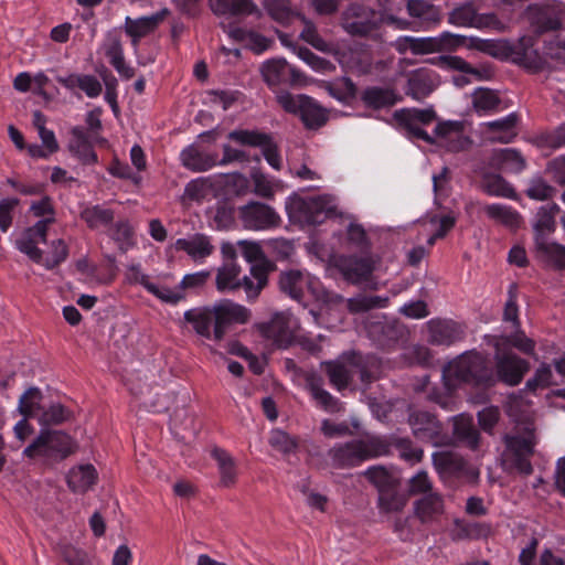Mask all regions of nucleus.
Wrapping results in <instances>:
<instances>
[{"mask_svg":"<svg viewBox=\"0 0 565 565\" xmlns=\"http://www.w3.org/2000/svg\"><path fill=\"white\" fill-rule=\"evenodd\" d=\"M77 441L64 430L41 428L32 443L23 450L29 459L41 458L46 466H54L76 454Z\"/></svg>","mask_w":565,"mask_h":565,"instance_id":"1","label":"nucleus"},{"mask_svg":"<svg viewBox=\"0 0 565 565\" xmlns=\"http://www.w3.org/2000/svg\"><path fill=\"white\" fill-rule=\"evenodd\" d=\"M536 427L532 420L519 424L514 431L505 434L502 438L505 449L503 461L519 473L529 476L533 472L531 457L537 444Z\"/></svg>","mask_w":565,"mask_h":565,"instance_id":"2","label":"nucleus"},{"mask_svg":"<svg viewBox=\"0 0 565 565\" xmlns=\"http://www.w3.org/2000/svg\"><path fill=\"white\" fill-rule=\"evenodd\" d=\"M444 375L456 383L490 387L497 382L486 356L476 350L467 351L444 367Z\"/></svg>","mask_w":565,"mask_h":565,"instance_id":"3","label":"nucleus"},{"mask_svg":"<svg viewBox=\"0 0 565 565\" xmlns=\"http://www.w3.org/2000/svg\"><path fill=\"white\" fill-rule=\"evenodd\" d=\"M390 454V445L381 438L352 439L338 444L328 451L331 465L337 469H350L365 460Z\"/></svg>","mask_w":565,"mask_h":565,"instance_id":"4","label":"nucleus"},{"mask_svg":"<svg viewBox=\"0 0 565 565\" xmlns=\"http://www.w3.org/2000/svg\"><path fill=\"white\" fill-rule=\"evenodd\" d=\"M339 25L350 36L370 38L380 29L381 20L372 8L351 2L340 13Z\"/></svg>","mask_w":565,"mask_h":565,"instance_id":"5","label":"nucleus"},{"mask_svg":"<svg viewBox=\"0 0 565 565\" xmlns=\"http://www.w3.org/2000/svg\"><path fill=\"white\" fill-rule=\"evenodd\" d=\"M277 99L287 113L298 115L308 129H319L329 119L327 110L307 95L294 96L290 93H284Z\"/></svg>","mask_w":565,"mask_h":565,"instance_id":"6","label":"nucleus"},{"mask_svg":"<svg viewBox=\"0 0 565 565\" xmlns=\"http://www.w3.org/2000/svg\"><path fill=\"white\" fill-rule=\"evenodd\" d=\"M228 139L253 148H259L267 163L275 170L282 167L278 143L271 134L260 130L236 129L228 134Z\"/></svg>","mask_w":565,"mask_h":565,"instance_id":"7","label":"nucleus"},{"mask_svg":"<svg viewBox=\"0 0 565 565\" xmlns=\"http://www.w3.org/2000/svg\"><path fill=\"white\" fill-rule=\"evenodd\" d=\"M489 343L495 349L494 360L497 367V379L510 386L518 385L530 369V363L512 353L501 349V343L497 337H487Z\"/></svg>","mask_w":565,"mask_h":565,"instance_id":"8","label":"nucleus"},{"mask_svg":"<svg viewBox=\"0 0 565 565\" xmlns=\"http://www.w3.org/2000/svg\"><path fill=\"white\" fill-rule=\"evenodd\" d=\"M408 424L416 439L433 446H445L449 436L444 431L443 424L434 415L425 411H413L408 415Z\"/></svg>","mask_w":565,"mask_h":565,"instance_id":"9","label":"nucleus"},{"mask_svg":"<svg viewBox=\"0 0 565 565\" xmlns=\"http://www.w3.org/2000/svg\"><path fill=\"white\" fill-rule=\"evenodd\" d=\"M393 119L398 128L405 130L409 137L424 140L429 145L435 143V139L417 125L426 126L437 119V114L433 107L425 109L402 108L394 111Z\"/></svg>","mask_w":565,"mask_h":565,"instance_id":"10","label":"nucleus"},{"mask_svg":"<svg viewBox=\"0 0 565 565\" xmlns=\"http://www.w3.org/2000/svg\"><path fill=\"white\" fill-rule=\"evenodd\" d=\"M213 309V339L217 342H221L224 339L232 324H244L250 318V312L246 307L226 299L214 305Z\"/></svg>","mask_w":565,"mask_h":565,"instance_id":"11","label":"nucleus"},{"mask_svg":"<svg viewBox=\"0 0 565 565\" xmlns=\"http://www.w3.org/2000/svg\"><path fill=\"white\" fill-rule=\"evenodd\" d=\"M367 337L382 350H393L399 342L405 340L407 334L406 327L397 320L370 321L366 324Z\"/></svg>","mask_w":565,"mask_h":565,"instance_id":"12","label":"nucleus"},{"mask_svg":"<svg viewBox=\"0 0 565 565\" xmlns=\"http://www.w3.org/2000/svg\"><path fill=\"white\" fill-rule=\"evenodd\" d=\"M239 217L245 228L267 230L276 227L280 223V217L276 211L266 203L249 201L238 209Z\"/></svg>","mask_w":565,"mask_h":565,"instance_id":"13","label":"nucleus"},{"mask_svg":"<svg viewBox=\"0 0 565 565\" xmlns=\"http://www.w3.org/2000/svg\"><path fill=\"white\" fill-rule=\"evenodd\" d=\"M334 267L343 278L353 285L367 280L375 266L371 256L340 255L334 260Z\"/></svg>","mask_w":565,"mask_h":565,"instance_id":"14","label":"nucleus"},{"mask_svg":"<svg viewBox=\"0 0 565 565\" xmlns=\"http://www.w3.org/2000/svg\"><path fill=\"white\" fill-rule=\"evenodd\" d=\"M54 222V217H46L24 230L21 237L17 239L18 249L28 255L34 263L40 264L42 262V250L38 247V244L40 242L46 243L49 225Z\"/></svg>","mask_w":565,"mask_h":565,"instance_id":"15","label":"nucleus"},{"mask_svg":"<svg viewBox=\"0 0 565 565\" xmlns=\"http://www.w3.org/2000/svg\"><path fill=\"white\" fill-rule=\"evenodd\" d=\"M438 86V75L426 67L414 70L407 74L404 93L417 102H423Z\"/></svg>","mask_w":565,"mask_h":565,"instance_id":"16","label":"nucleus"},{"mask_svg":"<svg viewBox=\"0 0 565 565\" xmlns=\"http://www.w3.org/2000/svg\"><path fill=\"white\" fill-rule=\"evenodd\" d=\"M429 339L431 344L451 345L463 339L465 330L462 326L454 320L433 319L427 323Z\"/></svg>","mask_w":565,"mask_h":565,"instance_id":"17","label":"nucleus"},{"mask_svg":"<svg viewBox=\"0 0 565 565\" xmlns=\"http://www.w3.org/2000/svg\"><path fill=\"white\" fill-rule=\"evenodd\" d=\"M341 358L351 366L359 370L360 381L370 385L380 379L381 360L374 354L363 355L362 353L351 350L343 352Z\"/></svg>","mask_w":565,"mask_h":565,"instance_id":"18","label":"nucleus"},{"mask_svg":"<svg viewBox=\"0 0 565 565\" xmlns=\"http://www.w3.org/2000/svg\"><path fill=\"white\" fill-rule=\"evenodd\" d=\"M413 512L422 524H431L445 512L444 497L436 491L426 493L414 501Z\"/></svg>","mask_w":565,"mask_h":565,"instance_id":"19","label":"nucleus"},{"mask_svg":"<svg viewBox=\"0 0 565 565\" xmlns=\"http://www.w3.org/2000/svg\"><path fill=\"white\" fill-rule=\"evenodd\" d=\"M257 330L264 338L271 339L279 349H286L292 342L288 320L281 313H275L269 321L258 323Z\"/></svg>","mask_w":565,"mask_h":565,"instance_id":"20","label":"nucleus"},{"mask_svg":"<svg viewBox=\"0 0 565 565\" xmlns=\"http://www.w3.org/2000/svg\"><path fill=\"white\" fill-rule=\"evenodd\" d=\"M305 383L312 398L324 411L338 413L342 409L341 402L323 388V379L317 372H307L305 374Z\"/></svg>","mask_w":565,"mask_h":565,"instance_id":"21","label":"nucleus"},{"mask_svg":"<svg viewBox=\"0 0 565 565\" xmlns=\"http://www.w3.org/2000/svg\"><path fill=\"white\" fill-rule=\"evenodd\" d=\"M168 14L169 10L164 8L150 17L138 19L127 17L125 20V32L131 38L132 44L137 45L139 40L153 32Z\"/></svg>","mask_w":565,"mask_h":565,"instance_id":"22","label":"nucleus"},{"mask_svg":"<svg viewBox=\"0 0 565 565\" xmlns=\"http://www.w3.org/2000/svg\"><path fill=\"white\" fill-rule=\"evenodd\" d=\"M488 166L495 170L519 173L525 169L526 161L518 149H493L489 157Z\"/></svg>","mask_w":565,"mask_h":565,"instance_id":"23","label":"nucleus"},{"mask_svg":"<svg viewBox=\"0 0 565 565\" xmlns=\"http://www.w3.org/2000/svg\"><path fill=\"white\" fill-rule=\"evenodd\" d=\"M97 480V470L90 463L73 467L66 476L67 486L74 493H86Z\"/></svg>","mask_w":565,"mask_h":565,"instance_id":"24","label":"nucleus"},{"mask_svg":"<svg viewBox=\"0 0 565 565\" xmlns=\"http://www.w3.org/2000/svg\"><path fill=\"white\" fill-rule=\"evenodd\" d=\"M185 322L192 326L194 332L204 338L213 339L214 309L213 307H199L186 310L183 315Z\"/></svg>","mask_w":565,"mask_h":565,"instance_id":"25","label":"nucleus"},{"mask_svg":"<svg viewBox=\"0 0 565 565\" xmlns=\"http://www.w3.org/2000/svg\"><path fill=\"white\" fill-rule=\"evenodd\" d=\"M360 98L367 108L374 110L392 107L402 100L394 89L379 86L366 87Z\"/></svg>","mask_w":565,"mask_h":565,"instance_id":"26","label":"nucleus"},{"mask_svg":"<svg viewBox=\"0 0 565 565\" xmlns=\"http://www.w3.org/2000/svg\"><path fill=\"white\" fill-rule=\"evenodd\" d=\"M558 212L559 206L556 203H552L546 206H541L539 209L536 213V221L533 225L534 247L539 246L540 242H547V235L555 232V215Z\"/></svg>","mask_w":565,"mask_h":565,"instance_id":"27","label":"nucleus"},{"mask_svg":"<svg viewBox=\"0 0 565 565\" xmlns=\"http://www.w3.org/2000/svg\"><path fill=\"white\" fill-rule=\"evenodd\" d=\"M73 139L68 143V150L83 164H94L97 162V153L93 149L88 135L81 126H76L71 130Z\"/></svg>","mask_w":565,"mask_h":565,"instance_id":"28","label":"nucleus"},{"mask_svg":"<svg viewBox=\"0 0 565 565\" xmlns=\"http://www.w3.org/2000/svg\"><path fill=\"white\" fill-rule=\"evenodd\" d=\"M300 210L305 214L306 222L312 225L323 223L324 220L334 212L331 200L327 196H317L308 201H302Z\"/></svg>","mask_w":565,"mask_h":565,"instance_id":"29","label":"nucleus"},{"mask_svg":"<svg viewBox=\"0 0 565 565\" xmlns=\"http://www.w3.org/2000/svg\"><path fill=\"white\" fill-rule=\"evenodd\" d=\"M56 81L70 90L79 88L90 98L99 96L103 90L100 82L94 75L70 74L67 76H57Z\"/></svg>","mask_w":565,"mask_h":565,"instance_id":"30","label":"nucleus"},{"mask_svg":"<svg viewBox=\"0 0 565 565\" xmlns=\"http://www.w3.org/2000/svg\"><path fill=\"white\" fill-rule=\"evenodd\" d=\"M534 254L537 260L556 270H565V246L556 242H540L534 247Z\"/></svg>","mask_w":565,"mask_h":565,"instance_id":"31","label":"nucleus"},{"mask_svg":"<svg viewBox=\"0 0 565 565\" xmlns=\"http://www.w3.org/2000/svg\"><path fill=\"white\" fill-rule=\"evenodd\" d=\"M348 364L341 356L338 360L321 362V369L324 371L329 383L338 391L345 390L352 382L353 375L345 366Z\"/></svg>","mask_w":565,"mask_h":565,"instance_id":"32","label":"nucleus"},{"mask_svg":"<svg viewBox=\"0 0 565 565\" xmlns=\"http://www.w3.org/2000/svg\"><path fill=\"white\" fill-rule=\"evenodd\" d=\"M433 463L441 476H460L466 472L467 461L452 451H440L433 455Z\"/></svg>","mask_w":565,"mask_h":565,"instance_id":"33","label":"nucleus"},{"mask_svg":"<svg viewBox=\"0 0 565 565\" xmlns=\"http://www.w3.org/2000/svg\"><path fill=\"white\" fill-rule=\"evenodd\" d=\"M510 54L513 55V61L516 64L532 71L533 73L552 70L547 61L542 57L536 50H531L523 44L510 47Z\"/></svg>","mask_w":565,"mask_h":565,"instance_id":"34","label":"nucleus"},{"mask_svg":"<svg viewBox=\"0 0 565 565\" xmlns=\"http://www.w3.org/2000/svg\"><path fill=\"white\" fill-rule=\"evenodd\" d=\"M395 50L399 54L411 51L415 55H424L439 52L437 36L413 38L402 36L395 43Z\"/></svg>","mask_w":565,"mask_h":565,"instance_id":"35","label":"nucleus"},{"mask_svg":"<svg viewBox=\"0 0 565 565\" xmlns=\"http://www.w3.org/2000/svg\"><path fill=\"white\" fill-rule=\"evenodd\" d=\"M362 476L376 488L377 493L401 487L399 478L396 477L390 468L383 465L369 467L362 472Z\"/></svg>","mask_w":565,"mask_h":565,"instance_id":"36","label":"nucleus"},{"mask_svg":"<svg viewBox=\"0 0 565 565\" xmlns=\"http://www.w3.org/2000/svg\"><path fill=\"white\" fill-rule=\"evenodd\" d=\"M182 164L194 172H203L217 163V154L204 153L194 145L186 147L181 152Z\"/></svg>","mask_w":565,"mask_h":565,"instance_id":"37","label":"nucleus"},{"mask_svg":"<svg viewBox=\"0 0 565 565\" xmlns=\"http://www.w3.org/2000/svg\"><path fill=\"white\" fill-rule=\"evenodd\" d=\"M490 531L489 524L455 519L454 526L450 530V537L452 541L478 540L487 537Z\"/></svg>","mask_w":565,"mask_h":565,"instance_id":"38","label":"nucleus"},{"mask_svg":"<svg viewBox=\"0 0 565 565\" xmlns=\"http://www.w3.org/2000/svg\"><path fill=\"white\" fill-rule=\"evenodd\" d=\"M481 189L488 195L516 200L515 189L498 173H484L481 180Z\"/></svg>","mask_w":565,"mask_h":565,"instance_id":"39","label":"nucleus"},{"mask_svg":"<svg viewBox=\"0 0 565 565\" xmlns=\"http://www.w3.org/2000/svg\"><path fill=\"white\" fill-rule=\"evenodd\" d=\"M212 457L216 460L220 472V486L231 488L236 483L237 470L234 458L224 449L215 447Z\"/></svg>","mask_w":565,"mask_h":565,"instance_id":"40","label":"nucleus"},{"mask_svg":"<svg viewBox=\"0 0 565 565\" xmlns=\"http://www.w3.org/2000/svg\"><path fill=\"white\" fill-rule=\"evenodd\" d=\"M175 248L186 252L194 260L210 256L214 249L204 234H195L191 238H179Z\"/></svg>","mask_w":565,"mask_h":565,"instance_id":"41","label":"nucleus"},{"mask_svg":"<svg viewBox=\"0 0 565 565\" xmlns=\"http://www.w3.org/2000/svg\"><path fill=\"white\" fill-rule=\"evenodd\" d=\"M454 436L471 449L479 447L480 434L471 416L459 415L455 417Z\"/></svg>","mask_w":565,"mask_h":565,"instance_id":"42","label":"nucleus"},{"mask_svg":"<svg viewBox=\"0 0 565 565\" xmlns=\"http://www.w3.org/2000/svg\"><path fill=\"white\" fill-rule=\"evenodd\" d=\"M279 289L290 298L300 301L303 298V274L298 269L281 271L279 275Z\"/></svg>","mask_w":565,"mask_h":565,"instance_id":"43","label":"nucleus"},{"mask_svg":"<svg viewBox=\"0 0 565 565\" xmlns=\"http://www.w3.org/2000/svg\"><path fill=\"white\" fill-rule=\"evenodd\" d=\"M74 413L61 403H52L49 407L42 409L38 416V422L42 428L58 426L65 422L72 420Z\"/></svg>","mask_w":565,"mask_h":565,"instance_id":"44","label":"nucleus"},{"mask_svg":"<svg viewBox=\"0 0 565 565\" xmlns=\"http://www.w3.org/2000/svg\"><path fill=\"white\" fill-rule=\"evenodd\" d=\"M79 217L86 223L88 228L97 230L102 226H109L115 218V212L111 209H106L97 204L86 206L81 211Z\"/></svg>","mask_w":565,"mask_h":565,"instance_id":"45","label":"nucleus"},{"mask_svg":"<svg viewBox=\"0 0 565 565\" xmlns=\"http://www.w3.org/2000/svg\"><path fill=\"white\" fill-rule=\"evenodd\" d=\"M487 216L502 225L516 230L520 227L522 216L513 209L502 204H488L483 206Z\"/></svg>","mask_w":565,"mask_h":565,"instance_id":"46","label":"nucleus"},{"mask_svg":"<svg viewBox=\"0 0 565 565\" xmlns=\"http://www.w3.org/2000/svg\"><path fill=\"white\" fill-rule=\"evenodd\" d=\"M212 11L217 15L252 14L256 6L250 0H209Z\"/></svg>","mask_w":565,"mask_h":565,"instance_id":"47","label":"nucleus"},{"mask_svg":"<svg viewBox=\"0 0 565 565\" xmlns=\"http://www.w3.org/2000/svg\"><path fill=\"white\" fill-rule=\"evenodd\" d=\"M43 394L38 387L28 388L19 399L18 412L26 418H36L42 412Z\"/></svg>","mask_w":565,"mask_h":565,"instance_id":"48","label":"nucleus"},{"mask_svg":"<svg viewBox=\"0 0 565 565\" xmlns=\"http://www.w3.org/2000/svg\"><path fill=\"white\" fill-rule=\"evenodd\" d=\"M407 495L399 492V488L385 490L377 495V508L383 513L402 512L407 504Z\"/></svg>","mask_w":565,"mask_h":565,"instance_id":"49","label":"nucleus"},{"mask_svg":"<svg viewBox=\"0 0 565 565\" xmlns=\"http://www.w3.org/2000/svg\"><path fill=\"white\" fill-rule=\"evenodd\" d=\"M108 235L118 245L121 253H126L134 245V230L128 220L116 222L109 227Z\"/></svg>","mask_w":565,"mask_h":565,"instance_id":"50","label":"nucleus"},{"mask_svg":"<svg viewBox=\"0 0 565 565\" xmlns=\"http://www.w3.org/2000/svg\"><path fill=\"white\" fill-rule=\"evenodd\" d=\"M241 273V268L234 264H226L218 268L216 275V288L218 291L225 290H238L239 284L236 282L237 277Z\"/></svg>","mask_w":565,"mask_h":565,"instance_id":"51","label":"nucleus"},{"mask_svg":"<svg viewBox=\"0 0 565 565\" xmlns=\"http://www.w3.org/2000/svg\"><path fill=\"white\" fill-rule=\"evenodd\" d=\"M288 68V63L284 58L270 60L263 64L262 75L269 86H276L282 81Z\"/></svg>","mask_w":565,"mask_h":565,"instance_id":"52","label":"nucleus"},{"mask_svg":"<svg viewBox=\"0 0 565 565\" xmlns=\"http://www.w3.org/2000/svg\"><path fill=\"white\" fill-rule=\"evenodd\" d=\"M497 339L500 341L502 350L507 347H513L522 353L532 354L535 349V342L527 338L522 330H518L511 335L497 337Z\"/></svg>","mask_w":565,"mask_h":565,"instance_id":"53","label":"nucleus"},{"mask_svg":"<svg viewBox=\"0 0 565 565\" xmlns=\"http://www.w3.org/2000/svg\"><path fill=\"white\" fill-rule=\"evenodd\" d=\"M409 15L429 22L439 21V12L436 7L425 0H409L407 2Z\"/></svg>","mask_w":565,"mask_h":565,"instance_id":"54","label":"nucleus"},{"mask_svg":"<svg viewBox=\"0 0 565 565\" xmlns=\"http://www.w3.org/2000/svg\"><path fill=\"white\" fill-rule=\"evenodd\" d=\"M525 194L532 200L545 201L556 194V189L548 184L543 178L536 177L530 181Z\"/></svg>","mask_w":565,"mask_h":565,"instance_id":"55","label":"nucleus"},{"mask_svg":"<svg viewBox=\"0 0 565 565\" xmlns=\"http://www.w3.org/2000/svg\"><path fill=\"white\" fill-rule=\"evenodd\" d=\"M277 269L276 263L269 258L250 265L249 273L256 279V291H262L268 285V275Z\"/></svg>","mask_w":565,"mask_h":565,"instance_id":"56","label":"nucleus"},{"mask_svg":"<svg viewBox=\"0 0 565 565\" xmlns=\"http://www.w3.org/2000/svg\"><path fill=\"white\" fill-rule=\"evenodd\" d=\"M557 381H553V373L551 365L542 363L541 366L535 371L533 377L526 381V388L529 391H536L537 388H545L550 385H558Z\"/></svg>","mask_w":565,"mask_h":565,"instance_id":"57","label":"nucleus"},{"mask_svg":"<svg viewBox=\"0 0 565 565\" xmlns=\"http://www.w3.org/2000/svg\"><path fill=\"white\" fill-rule=\"evenodd\" d=\"M295 51L299 58H301L316 71L331 72L335 68L331 61L316 55L306 46H295Z\"/></svg>","mask_w":565,"mask_h":565,"instance_id":"58","label":"nucleus"},{"mask_svg":"<svg viewBox=\"0 0 565 565\" xmlns=\"http://www.w3.org/2000/svg\"><path fill=\"white\" fill-rule=\"evenodd\" d=\"M394 446L398 451L401 458L411 462H419L423 459L424 451L420 448L414 447L413 443L408 438H394L392 443H387Z\"/></svg>","mask_w":565,"mask_h":565,"instance_id":"59","label":"nucleus"},{"mask_svg":"<svg viewBox=\"0 0 565 565\" xmlns=\"http://www.w3.org/2000/svg\"><path fill=\"white\" fill-rule=\"evenodd\" d=\"M449 23L459 26H479L477 22V13L472 6H462L452 10L449 14Z\"/></svg>","mask_w":565,"mask_h":565,"instance_id":"60","label":"nucleus"},{"mask_svg":"<svg viewBox=\"0 0 565 565\" xmlns=\"http://www.w3.org/2000/svg\"><path fill=\"white\" fill-rule=\"evenodd\" d=\"M500 103V97L489 88H479L473 95V107L478 111L497 109Z\"/></svg>","mask_w":565,"mask_h":565,"instance_id":"61","label":"nucleus"},{"mask_svg":"<svg viewBox=\"0 0 565 565\" xmlns=\"http://www.w3.org/2000/svg\"><path fill=\"white\" fill-rule=\"evenodd\" d=\"M435 492L433 482L426 471H418L408 480L407 498L413 495H426V493Z\"/></svg>","mask_w":565,"mask_h":565,"instance_id":"62","label":"nucleus"},{"mask_svg":"<svg viewBox=\"0 0 565 565\" xmlns=\"http://www.w3.org/2000/svg\"><path fill=\"white\" fill-rule=\"evenodd\" d=\"M534 33L541 35L546 32L557 31L562 28V21L555 14L548 12H540L532 23Z\"/></svg>","mask_w":565,"mask_h":565,"instance_id":"63","label":"nucleus"},{"mask_svg":"<svg viewBox=\"0 0 565 565\" xmlns=\"http://www.w3.org/2000/svg\"><path fill=\"white\" fill-rule=\"evenodd\" d=\"M265 9L268 14L279 23H288L291 18V11L288 7V0H264Z\"/></svg>","mask_w":565,"mask_h":565,"instance_id":"64","label":"nucleus"}]
</instances>
